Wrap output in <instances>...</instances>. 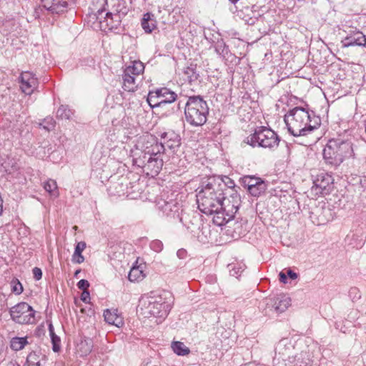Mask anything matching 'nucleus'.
I'll return each instance as SVG.
<instances>
[{
	"instance_id": "nucleus-19",
	"label": "nucleus",
	"mask_w": 366,
	"mask_h": 366,
	"mask_svg": "<svg viewBox=\"0 0 366 366\" xmlns=\"http://www.w3.org/2000/svg\"><path fill=\"white\" fill-rule=\"evenodd\" d=\"M156 94L158 95L162 104L172 103L177 99V95L175 92L171 91L167 87L157 89Z\"/></svg>"
},
{
	"instance_id": "nucleus-46",
	"label": "nucleus",
	"mask_w": 366,
	"mask_h": 366,
	"mask_svg": "<svg viewBox=\"0 0 366 366\" xmlns=\"http://www.w3.org/2000/svg\"><path fill=\"white\" fill-rule=\"evenodd\" d=\"M185 253L186 251L184 249H179L177 252V254L179 258H184Z\"/></svg>"
},
{
	"instance_id": "nucleus-15",
	"label": "nucleus",
	"mask_w": 366,
	"mask_h": 366,
	"mask_svg": "<svg viewBox=\"0 0 366 366\" xmlns=\"http://www.w3.org/2000/svg\"><path fill=\"white\" fill-rule=\"evenodd\" d=\"M342 47L354 46H366L365 36L357 29L351 30L347 35L342 40Z\"/></svg>"
},
{
	"instance_id": "nucleus-13",
	"label": "nucleus",
	"mask_w": 366,
	"mask_h": 366,
	"mask_svg": "<svg viewBox=\"0 0 366 366\" xmlns=\"http://www.w3.org/2000/svg\"><path fill=\"white\" fill-rule=\"evenodd\" d=\"M19 79L20 88L22 92L27 95L31 94L39 84L37 78L30 71L21 72Z\"/></svg>"
},
{
	"instance_id": "nucleus-25",
	"label": "nucleus",
	"mask_w": 366,
	"mask_h": 366,
	"mask_svg": "<svg viewBox=\"0 0 366 366\" xmlns=\"http://www.w3.org/2000/svg\"><path fill=\"white\" fill-rule=\"evenodd\" d=\"M43 187L49 194L51 197L56 198L59 197V193L56 182L55 180L50 179L44 182Z\"/></svg>"
},
{
	"instance_id": "nucleus-9",
	"label": "nucleus",
	"mask_w": 366,
	"mask_h": 366,
	"mask_svg": "<svg viewBox=\"0 0 366 366\" xmlns=\"http://www.w3.org/2000/svg\"><path fill=\"white\" fill-rule=\"evenodd\" d=\"M11 318L18 324H34L35 310L28 303L21 302L12 307L9 311Z\"/></svg>"
},
{
	"instance_id": "nucleus-27",
	"label": "nucleus",
	"mask_w": 366,
	"mask_h": 366,
	"mask_svg": "<svg viewBox=\"0 0 366 366\" xmlns=\"http://www.w3.org/2000/svg\"><path fill=\"white\" fill-rule=\"evenodd\" d=\"M145 274L139 267H132L128 274V279L130 282H139L144 279Z\"/></svg>"
},
{
	"instance_id": "nucleus-50",
	"label": "nucleus",
	"mask_w": 366,
	"mask_h": 366,
	"mask_svg": "<svg viewBox=\"0 0 366 366\" xmlns=\"http://www.w3.org/2000/svg\"><path fill=\"white\" fill-rule=\"evenodd\" d=\"M229 1L234 4V3H236L238 0H229Z\"/></svg>"
},
{
	"instance_id": "nucleus-32",
	"label": "nucleus",
	"mask_w": 366,
	"mask_h": 366,
	"mask_svg": "<svg viewBox=\"0 0 366 366\" xmlns=\"http://www.w3.org/2000/svg\"><path fill=\"white\" fill-rule=\"evenodd\" d=\"M27 344L26 337H14L11 341V347L15 351H19Z\"/></svg>"
},
{
	"instance_id": "nucleus-7",
	"label": "nucleus",
	"mask_w": 366,
	"mask_h": 366,
	"mask_svg": "<svg viewBox=\"0 0 366 366\" xmlns=\"http://www.w3.org/2000/svg\"><path fill=\"white\" fill-rule=\"evenodd\" d=\"M280 139L277 134L271 129L261 127L247 137V143L253 147H262L273 149L277 147Z\"/></svg>"
},
{
	"instance_id": "nucleus-30",
	"label": "nucleus",
	"mask_w": 366,
	"mask_h": 366,
	"mask_svg": "<svg viewBox=\"0 0 366 366\" xmlns=\"http://www.w3.org/2000/svg\"><path fill=\"white\" fill-rule=\"evenodd\" d=\"M228 268L230 275L237 278L244 270L245 265L240 263H232L228 264Z\"/></svg>"
},
{
	"instance_id": "nucleus-33",
	"label": "nucleus",
	"mask_w": 366,
	"mask_h": 366,
	"mask_svg": "<svg viewBox=\"0 0 366 366\" xmlns=\"http://www.w3.org/2000/svg\"><path fill=\"white\" fill-rule=\"evenodd\" d=\"M184 73L190 83L196 81L199 77V74L196 71V68L192 65L187 67Z\"/></svg>"
},
{
	"instance_id": "nucleus-23",
	"label": "nucleus",
	"mask_w": 366,
	"mask_h": 366,
	"mask_svg": "<svg viewBox=\"0 0 366 366\" xmlns=\"http://www.w3.org/2000/svg\"><path fill=\"white\" fill-rule=\"evenodd\" d=\"M86 242L84 241L79 242L76 244V245L75 247L74 252L72 255V261L74 262L81 264L84 261V257L81 254V253L86 248Z\"/></svg>"
},
{
	"instance_id": "nucleus-31",
	"label": "nucleus",
	"mask_w": 366,
	"mask_h": 366,
	"mask_svg": "<svg viewBox=\"0 0 366 366\" xmlns=\"http://www.w3.org/2000/svg\"><path fill=\"white\" fill-rule=\"evenodd\" d=\"M157 89L149 91L147 101L149 105L152 107H159L162 105L161 101L159 100L158 95L156 94Z\"/></svg>"
},
{
	"instance_id": "nucleus-6",
	"label": "nucleus",
	"mask_w": 366,
	"mask_h": 366,
	"mask_svg": "<svg viewBox=\"0 0 366 366\" xmlns=\"http://www.w3.org/2000/svg\"><path fill=\"white\" fill-rule=\"evenodd\" d=\"M209 114L207 102L199 95L189 97L184 107L185 119L193 127L204 124Z\"/></svg>"
},
{
	"instance_id": "nucleus-16",
	"label": "nucleus",
	"mask_w": 366,
	"mask_h": 366,
	"mask_svg": "<svg viewBox=\"0 0 366 366\" xmlns=\"http://www.w3.org/2000/svg\"><path fill=\"white\" fill-rule=\"evenodd\" d=\"M44 8L52 14H60L66 11L69 0H41Z\"/></svg>"
},
{
	"instance_id": "nucleus-22",
	"label": "nucleus",
	"mask_w": 366,
	"mask_h": 366,
	"mask_svg": "<svg viewBox=\"0 0 366 366\" xmlns=\"http://www.w3.org/2000/svg\"><path fill=\"white\" fill-rule=\"evenodd\" d=\"M112 11L114 14H119L120 18L125 16L128 12L127 3L124 0H112Z\"/></svg>"
},
{
	"instance_id": "nucleus-28",
	"label": "nucleus",
	"mask_w": 366,
	"mask_h": 366,
	"mask_svg": "<svg viewBox=\"0 0 366 366\" xmlns=\"http://www.w3.org/2000/svg\"><path fill=\"white\" fill-rule=\"evenodd\" d=\"M74 112L66 105H61L56 111V117L61 119H70Z\"/></svg>"
},
{
	"instance_id": "nucleus-11",
	"label": "nucleus",
	"mask_w": 366,
	"mask_h": 366,
	"mask_svg": "<svg viewBox=\"0 0 366 366\" xmlns=\"http://www.w3.org/2000/svg\"><path fill=\"white\" fill-rule=\"evenodd\" d=\"M242 185L254 197H259L267 189V184L259 177L244 176L242 178Z\"/></svg>"
},
{
	"instance_id": "nucleus-44",
	"label": "nucleus",
	"mask_w": 366,
	"mask_h": 366,
	"mask_svg": "<svg viewBox=\"0 0 366 366\" xmlns=\"http://www.w3.org/2000/svg\"><path fill=\"white\" fill-rule=\"evenodd\" d=\"M287 276L292 280H295L297 278V274L293 272L292 269H289L287 270Z\"/></svg>"
},
{
	"instance_id": "nucleus-47",
	"label": "nucleus",
	"mask_w": 366,
	"mask_h": 366,
	"mask_svg": "<svg viewBox=\"0 0 366 366\" xmlns=\"http://www.w3.org/2000/svg\"><path fill=\"white\" fill-rule=\"evenodd\" d=\"M49 331L50 336H54V335H56L54 332V327L51 323H50L49 325Z\"/></svg>"
},
{
	"instance_id": "nucleus-2",
	"label": "nucleus",
	"mask_w": 366,
	"mask_h": 366,
	"mask_svg": "<svg viewBox=\"0 0 366 366\" xmlns=\"http://www.w3.org/2000/svg\"><path fill=\"white\" fill-rule=\"evenodd\" d=\"M162 150V146L153 136L141 137L132 150L133 164L142 168L147 175L157 176L163 166Z\"/></svg>"
},
{
	"instance_id": "nucleus-1",
	"label": "nucleus",
	"mask_w": 366,
	"mask_h": 366,
	"mask_svg": "<svg viewBox=\"0 0 366 366\" xmlns=\"http://www.w3.org/2000/svg\"><path fill=\"white\" fill-rule=\"evenodd\" d=\"M197 203L198 209L207 215L214 214L213 222L223 226L232 220L239 209L240 197L236 191L232 190L230 197L227 198L229 190L220 178L209 177L202 181L198 188Z\"/></svg>"
},
{
	"instance_id": "nucleus-39",
	"label": "nucleus",
	"mask_w": 366,
	"mask_h": 366,
	"mask_svg": "<svg viewBox=\"0 0 366 366\" xmlns=\"http://www.w3.org/2000/svg\"><path fill=\"white\" fill-rule=\"evenodd\" d=\"M172 207H177L175 204L172 202H164V205L161 206L163 212L165 213L167 215H169V212H172Z\"/></svg>"
},
{
	"instance_id": "nucleus-17",
	"label": "nucleus",
	"mask_w": 366,
	"mask_h": 366,
	"mask_svg": "<svg viewBox=\"0 0 366 366\" xmlns=\"http://www.w3.org/2000/svg\"><path fill=\"white\" fill-rule=\"evenodd\" d=\"M293 349L290 341L287 338H283L279 341L275 347V355L285 361L290 358Z\"/></svg>"
},
{
	"instance_id": "nucleus-18",
	"label": "nucleus",
	"mask_w": 366,
	"mask_h": 366,
	"mask_svg": "<svg viewBox=\"0 0 366 366\" xmlns=\"http://www.w3.org/2000/svg\"><path fill=\"white\" fill-rule=\"evenodd\" d=\"M104 320L109 325L120 327L123 325L122 317L118 313L117 309H107L104 311Z\"/></svg>"
},
{
	"instance_id": "nucleus-29",
	"label": "nucleus",
	"mask_w": 366,
	"mask_h": 366,
	"mask_svg": "<svg viewBox=\"0 0 366 366\" xmlns=\"http://www.w3.org/2000/svg\"><path fill=\"white\" fill-rule=\"evenodd\" d=\"M172 347L173 351L178 355L184 356L190 352L189 349L182 342H174Z\"/></svg>"
},
{
	"instance_id": "nucleus-21",
	"label": "nucleus",
	"mask_w": 366,
	"mask_h": 366,
	"mask_svg": "<svg viewBox=\"0 0 366 366\" xmlns=\"http://www.w3.org/2000/svg\"><path fill=\"white\" fill-rule=\"evenodd\" d=\"M123 89L127 92H134L137 88V77L132 76L124 71L123 74Z\"/></svg>"
},
{
	"instance_id": "nucleus-41",
	"label": "nucleus",
	"mask_w": 366,
	"mask_h": 366,
	"mask_svg": "<svg viewBox=\"0 0 366 366\" xmlns=\"http://www.w3.org/2000/svg\"><path fill=\"white\" fill-rule=\"evenodd\" d=\"M350 295L352 297V300H359L360 298V291L357 287H352L350 290Z\"/></svg>"
},
{
	"instance_id": "nucleus-38",
	"label": "nucleus",
	"mask_w": 366,
	"mask_h": 366,
	"mask_svg": "<svg viewBox=\"0 0 366 366\" xmlns=\"http://www.w3.org/2000/svg\"><path fill=\"white\" fill-rule=\"evenodd\" d=\"M150 248L156 252H160L163 249V244L160 240L155 239L150 243Z\"/></svg>"
},
{
	"instance_id": "nucleus-36",
	"label": "nucleus",
	"mask_w": 366,
	"mask_h": 366,
	"mask_svg": "<svg viewBox=\"0 0 366 366\" xmlns=\"http://www.w3.org/2000/svg\"><path fill=\"white\" fill-rule=\"evenodd\" d=\"M38 358L39 357L36 352H31L27 356L26 361L30 365L40 366L41 364Z\"/></svg>"
},
{
	"instance_id": "nucleus-51",
	"label": "nucleus",
	"mask_w": 366,
	"mask_h": 366,
	"mask_svg": "<svg viewBox=\"0 0 366 366\" xmlns=\"http://www.w3.org/2000/svg\"><path fill=\"white\" fill-rule=\"evenodd\" d=\"M232 185L234 186V183L232 182ZM233 186H229L228 187L229 188H232Z\"/></svg>"
},
{
	"instance_id": "nucleus-48",
	"label": "nucleus",
	"mask_w": 366,
	"mask_h": 366,
	"mask_svg": "<svg viewBox=\"0 0 366 366\" xmlns=\"http://www.w3.org/2000/svg\"><path fill=\"white\" fill-rule=\"evenodd\" d=\"M322 213L324 214H330V216H331V212H330V209H322Z\"/></svg>"
},
{
	"instance_id": "nucleus-37",
	"label": "nucleus",
	"mask_w": 366,
	"mask_h": 366,
	"mask_svg": "<svg viewBox=\"0 0 366 366\" xmlns=\"http://www.w3.org/2000/svg\"><path fill=\"white\" fill-rule=\"evenodd\" d=\"M52 350L55 352H58L61 349V340L56 335L51 336Z\"/></svg>"
},
{
	"instance_id": "nucleus-8",
	"label": "nucleus",
	"mask_w": 366,
	"mask_h": 366,
	"mask_svg": "<svg viewBox=\"0 0 366 366\" xmlns=\"http://www.w3.org/2000/svg\"><path fill=\"white\" fill-rule=\"evenodd\" d=\"M95 4L101 5L100 8H94V15L100 24V27L104 30L117 29L121 22L119 14H114V12L109 11L104 14L106 11L104 6L107 4V0H93L94 6Z\"/></svg>"
},
{
	"instance_id": "nucleus-43",
	"label": "nucleus",
	"mask_w": 366,
	"mask_h": 366,
	"mask_svg": "<svg viewBox=\"0 0 366 366\" xmlns=\"http://www.w3.org/2000/svg\"><path fill=\"white\" fill-rule=\"evenodd\" d=\"M81 300L86 303L89 302L90 300V295L88 290H84L82 292L81 295Z\"/></svg>"
},
{
	"instance_id": "nucleus-10",
	"label": "nucleus",
	"mask_w": 366,
	"mask_h": 366,
	"mask_svg": "<svg viewBox=\"0 0 366 366\" xmlns=\"http://www.w3.org/2000/svg\"><path fill=\"white\" fill-rule=\"evenodd\" d=\"M333 181L334 179L331 175L321 172L314 179L312 190L315 194H327L333 188Z\"/></svg>"
},
{
	"instance_id": "nucleus-24",
	"label": "nucleus",
	"mask_w": 366,
	"mask_h": 366,
	"mask_svg": "<svg viewBox=\"0 0 366 366\" xmlns=\"http://www.w3.org/2000/svg\"><path fill=\"white\" fill-rule=\"evenodd\" d=\"M142 26L146 33H151L154 29H156V21L152 18L149 13H147L144 15L142 20Z\"/></svg>"
},
{
	"instance_id": "nucleus-40",
	"label": "nucleus",
	"mask_w": 366,
	"mask_h": 366,
	"mask_svg": "<svg viewBox=\"0 0 366 366\" xmlns=\"http://www.w3.org/2000/svg\"><path fill=\"white\" fill-rule=\"evenodd\" d=\"M77 287L79 290H81L82 291L88 290V288L89 287V282L86 280H81L77 283Z\"/></svg>"
},
{
	"instance_id": "nucleus-42",
	"label": "nucleus",
	"mask_w": 366,
	"mask_h": 366,
	"mask_svg": "<svg viewBox=\"0 0 366 366\" xmlns=\"http://www.w3.org/2000/svg\"><path fill=\"white\" fill-rule=\"evenodd\" d=\"M34 278L36 280H39L42 277L41 269L39 267H34L32 270Z\"/></svg>"
},
{
	"instance_id": "nucleus-14",
	"label": "nucleus",
	"mask_w": 366,
	"mask_h": 366,
	"mask_svg": "<svg viewBox=\"0 0 366 366\" xmlns=\"http://www.w3.org/2000/svg\"><path fill=\"white\" fill-rule=\"evenodd\" d=\"M162 142L158 144L162 146V154L167 149L174 152L176 149L179 147L181 144V139L179 136L174 132H164L161 135Z\"/></svg>"
},
{
	"instance_id": "nucleus-35",
	"label": "nucleus",
	"mask_w": 366,
	"mask_h": 366,
	"mask_svg": "<svg viewBox=\"0 0 366 366\" xmlns=\"http://www.w3.org/2000/svg\"><path fill=\"white\" fill-rule=\"evenodd\" d=\"M44 129L47 131H50L54 129L55 127V121L52 117L46 118L44 120V122L40 124Z\"/></svg>"
},
{
	"instance_id": "nucleus-34",
	"label": "nucleus",
	"mask_w": 366,
	"mask_h": 366,
	"mask_svg": "<svg viewBox=\"0 0 366 366\" xmlns=\"http://www.w3.org/2000/svg\"><path fill=\"white\" fill-rule=\"evenodd\" d=\"M11 291L16 295H20L23 292L21 283L17 279H14L11 282Z\"/></svg>"
},
{
	"instance_id": "nucleus-26",
	"label": "nucleus",
	"mask_w": 366,
	"mask_h": 366,
	"mask_svg": "<svg viewBox=\"0 0 366 366\" xmlns=\"http://www.w3.org/2000/svg\"><path fill=\"white\" fill-rule=\"evenodd\" d=\"M288 366H312V361L307 353H301Z\"/></svg>"
},
{
	"instance_id": "nucleus-4",
	"label": "nucleus",
	"mask_w": 366,
	"mask_h": 366,
	"mask_svg": "<svg viewBox=\"0 0 366 366\" xmlns=\"http://www.w3.org/2000/svg\"><path fill=\"white\" fill-rule=\"evenodd\" d=\"M353 156L352 143L340 137L329 140L323 149V158L326 164L334 167L340 165L344 160Z\"/></svg>"
},
{
	"instance_id": "nucleus-20",
	"label": "nucleus",
	"mask_w": 366,
	"mask_h": 366,
	"mask_svg": "<svg viewBox=\"0 0 366 366\" xmlns=\"http://www.w3.org/2000/svg\"><path fill=\"white\" fill-rule=\"evenodd\" d=\"M144 70V66L143 63L140 61H134L132 65L126 67L124 72L127 73L128 76L130 74L137 78L143 73Z\"/></svg>"
},
{
	"instance_id": "nucleus-5",
	"label": "nucleus",
	"mask_w": 366,
	"mask_h": 366,
	"mask_svg": "<svg viewBox=\"0 0 366 366\" xmlns=\"http://www.w3.org/2000/svg\"><path fill=\"white\" fill-rule=\"evenodd\" d=\"M140 310L145 317H154L162 320L167 317L171 310L172 296L168 292H163L158 296H149L143 298L141 302Z\"/></svg>"
},
{
	"instance_id": "nucleus-12",
	"label": "nucleus",
	"mask_w": 366,
	"mask_h": 366,
	"mask_svg": "<svg viewBox=\"0 0 366 366\" xmlns=\"http://www.w3.org/2000/svg\"><path fill=\"white\" fill-rule=\"evenodd\" d=\"M291 305V299L285 295H278L266 299V305L276 313L285 312Z\"/></svg>"
},
{
	"instance_id": "nucleus-45",
	"label": "nucleus",
	"mask_w": 366,
	"mask_h": 366,
	"mask_svg": "<svg viewBox=\"0 0 366 366\" xmlns=\"http://www.w3.org/2000/svg\"><path fill=\"white\" fill-rule=\"evenodd\" d=\"M279 276H280V281L283 283H286L287 277V274L285 272H281L280 273Z\"/></svg>"
},
{
	"instance_id": "nucleus-3",
	"label": "nucleus",
	"mask_w": 366,
	"mask_h": 366,
	"mask_svg": "<svg viewBox=\"0 0 366 366\" xmlns=\"http://www.w3.org/2000/svg\"><path fill=\"white\" fill-rule=\"evenodd\" d=\"M289 132L294 137L307 136L317 129L320 119L302 107H295L285 116Z\"/></svg>"
},
{
	"instance_id": "nucleus-49",
	"label": "nucleus",
	"mask_w": 366,
	"mask_h": 366,
	"mask_svg": "<svg viewBox=\"0 0 366 366\" xmlns=\"http://www.w3.org/2000/svg\"><path fill=\"white\" fill-rule=\"evenodd\" d=\"M81 272V270L80 269H78L76 270L75 272H74V277H78V274Z\"/></svg>"
}]
</instances>
